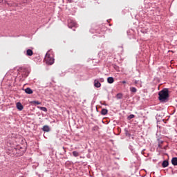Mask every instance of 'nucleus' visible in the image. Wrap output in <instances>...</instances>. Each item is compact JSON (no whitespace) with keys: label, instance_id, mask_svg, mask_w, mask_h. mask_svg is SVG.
Listing matches in <instances>:
<instances>
[{"label":"nucleus","instance_id":"obj_4","mask_svg":"<svg viewBox=\"0 0 177 177\" xmlns=\"http://www.w3.org/2000/svg\"><path fill=\"white\" fill-rule=\"evenodd\" d=\"M17 106V109L19 111H21L23 110V109H24V106H23V104H21V103L20 102H17L16 104Z\"/></svg>","mask_w":177,"mask_h":177},{"label":"nucleus","instance_id":"obj_17","mask_svg":"<svg viewBox=\"0 0 177 177\" xmlns=\"http://www.w3.org/2000/svg\"><path fill=\"white\" fill-rule=\"evenodd\" d=\"M132 118H135V115L131 114L127 117L128 120H132Z\"/></svg>","mask_w":177,"mask_h":177},{"label":"nucleus","instance_id":"obj_12","mask_svg":"<svg viewBox=\"0 0 177 177\" xmlns=\"http://www.w3.org/2000/svg\"><path fill=\"white\" fill-rule=\"evenodd\" d=\"M107 113H109V111L107 109H103L101 111V114L102 115H106L107 114Z\"/></svg>","mask_w":177,"mask_h":177},{"label":"nucleus","instance_id":"obj_7","mask_svg":"<svg viewBox=\"0 0 177 177\" xmlns=\"http://www.w3.org/2000/svg\"><path fill=\"white\" fill-rule=\"evenodd\" d=\"M42 130L44 132H49V131H50V128H49V126L45 125V126L43 127Z\"/></svg>","mask_w":177,"mask_h":177},{"label":"nucleus","instance_id":"obj_20","mask_svg":"<svg viewBox=\"0 0 177 177\" xmlns=\"http://www.w3.org/2000/svg\"><path fill=\"white\" fill-rule=\"evenodd\" d=\"M27 75H26L25 77H27Z\"/></svg>","mask_w":177,"mask_h":177},{"label":"nucleus","instance_id":"obj_19","mask_svg":"<svg viewBox=\"0 0 177 177\" xmlns=\"http://www.w3.org/2000/svg\"><path fill=\"white\" fill-rule=\"evenodd\" d=\"M122 84H127V82L123 81V82H122Z\"/></svg>","mask_w":177,"mask_h":177},{"label":"nucleus","instance_id":"obj_15","mask_svg":"<svg viewBox=\"0 0 177 177\" xmlns=\"http://www.w3.org/2000/svg\"><path fill=\"white\" fill-rule=\"evenodd\" d=\"M122 96H123L122 93H120L116 95V98L117 99H122Z\"/></svg>","mask_w":177,"mask_h":177},{"label":"nucleus","instance_id":"obj_13","mask_svg":"<svg viewBox=\"0 0 177 177\" xmlns=\"http://www.w3.org/2000/svg\"><path fill=\"white\" fill-rule=\"evenodd\" d=\"M38 109H39V110H41V111H45V113H46V111H48V109H46V107L38 106Z\"/></svg>","mask_w":177,"mask_h":177},{"label":"nucleus","instance_id":"obj_14","mask_svg":"<svg viewBox=\"0 0 177 177\" xmlns=\"http://www.w3.org/2000/svg\"><path fill=\"white\" fill-rule=\"evenodd\" d=\"M130 91L133 93H136V92L138 91V89H136V88H135V87H130Z\"/></svg>","mask_w":177,"mask_h":177},{"label":"nucleus","instance_id":"obj_11","mask_svg":"<svg viewBox=\"0 0 177 177\" xmlns=\"http://www.w3.org/2000/svg\"><path fill=\"white\" fill-rule=\"evenodd\" d=\"M107 82L109 84H113V82H114V78H113V77H109L107 78Z\"/></svg>","mask_w":177,"mask_h":177},{"label":"nucleus","instance_id":"obj_5","mask_svg":"<svg viewBox=\"0 0 177 177\" xmlns=\"http://www.w3.org/2000/svg\"><path fill=\"white\" fill-rule=\"evenodd\" d=\"M94 86H95V88H100V86H102V84H100L98 80H95L94 81Z\"/></svg>","mask_w":177,"mask_h":177},{"label":"nucleus","instance_id":"obj_3","mask_svg":"<svg viewBox=\"0 0 177 177\" xmlns=\"http://www.w3.org/2000/svg\"><path fill=\"white\" fill-rule=\"evenodd\" d=\"M77 26V23L73 21H69L68 24V26L69 28H73V27H75Z\"/></svg>","mask_w":177,"mask_h":177},{"label":"nucleus","instance_id":"obj_1","mask_svg":"<svg viewBox=\"0 0 177 177\" xmlns=\"http://www.w3.org/2000/svg\"><path fill=\"white\" fill-rule=\"evenodd\" d=\"M158 100L162 103H167L169 99V91L168 88H163L158 93Z\"/></svg>","mask_w":177,"mask_h":177},{"label":"nucleus","instance_id":"obj_10","mask_svg":"<svg viewBox=\"0 0 177 177\" xmlns=\"http://www.w3.org/2000/svg\"><path fill=\"white\" fill-rule=\"evenodd\" d=\"M171 164L174 166L177 165V158L174 157L171 159Z\"/></svg>","mask_w":177,"mask_h":177},{"label":"nucleus","instance_id":"obj_2","mask_svg":"<svg viewBox=\"0 0 177 177\" xmlns=\"http://www.w3.org/2000/svg\"><path fill=\"white\" fill-rule=\"evenodd\" d=\"M44 60L46 63V64H48L50 66H52L53 63H55V59L53 57H50V54L46 53Z\"/></svg>","mask_w":177,"mask_h":177},{"label":"nucleus","instance_id":"obj_9","mask_svg":"<svg viewBox=\"0 0 177 177\" xmlns=\"http://www.w3.org/2000/svg\"><path fill=\"white\" fill-rule=\"evenodd\" d=\"M169 165V163L168 162V160H164L162 163V166L163 168H167Z\"/></svg>","mask_w":177,"mask_h":177},{"label":"nucleus","instance_id":"obj_18","mask_svg":"<svg viewBox=\"0 0 177 177\" xmlns=\"http://www.w3.org/2000/svg\"><path fill=\"white\" fill-rule=\"evenodd\" d=\"M33 104H41V102H39L38 101H33Z\"/></svg>","mask_w":177,"mask_h":177},{"label":"nucleus","instance_id":"obj_8","mask_svg":"<svg viewBox=\"0 0 177 177\" xmlns=\"http://www.w3.org/2000/svg\"><path fill=\"white\" fill-rule=\"evenodd\" d=\"M25 92L26 93H27L28 95H32V93H33L32 90L30 88H26L25 89Z\"/></svg>","mask_w":177,"mask_h":177},{"label":"nucleus","instance_id":"obj_6","mask_svg":"<svg viewBox=\"0 0 177 177\" xmlns=\"http://www.w3.org/2000/svg\"><path fill=\"white\" fill-rule=\"evenodd\" d=\"M32 55H34V52H32V50L28 49L26 50V56H32Z\"/></svg>","mask_w":177,"mask_h":177},{"label":"nucleus","instance_id":"obj_16","mask_svg":"<svg viewBox=\"0 0 177 177\" xmlns=\"http://www.w3.org/2000/svg\"><path fill=\"white\" fill-rule=\"evenodd\" d=\"M73 155L74 157H78V156H80V153L77 151H74L73 152Z\"/></svg>","mask_w":177,"mask_h":177}]
</instances>
